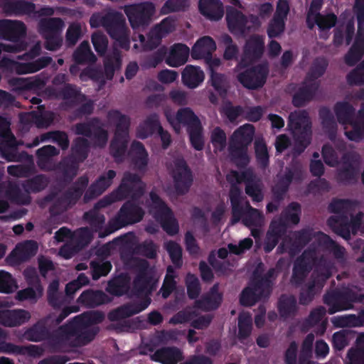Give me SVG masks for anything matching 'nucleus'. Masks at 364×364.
<instances>
[{"mask_svg": "<svg viewBox=\"0 0 364 364\" xmlns=\"http://www.w3.org/2000/svg\"><path fill=\"white\" fill-rule=\"evenodd\" d=\"M189 54L190 49L188 46L176 43L172 46L165 62L169 66L178 67L187 63Z\"/></svg>", "mask_w": 364, "mask_h": 364, "instance_id": "e433bc0d", "label": "nucleus"}, {"mask_svg": "<svg viewBox=\"0 0 364 364\" xmlns=\"http://www.w3.org/2000/svg\"><path fill=\"white\" fill-rule=\"evenodd\" d=\"M304 179V171L299 162H294L285 167L284 173L278 177V181L272 187L273 199L283 201L292 181L300 182Z\"/></svg>", "mask_w": 364, "mask_h": 364, "instance_id": "9b49d317", "label": "nucleus"}, {"mask_svg": "<svg viewBox=\"0 0 364 364\" xmlns=\"http://www.w3.org/2000/svg\"><path fill=\"white\" fill-rule=\"evenodd\" d=\"M26 36V26L23 21L1 19V38L13 42L23 40Z\"/></svg>", "mask_w": 364, "mask_h": 364, "instance_id": "c756f323", "label": "nucleus"}, {"mask_svg": "<svg viewBox=\"0 0 364 364\" xmlns=\"http://www.w3.org/2000/svg\"><path fill=\"white\" fill-rule=\"evenodd\" d=\"M174 188L176 194L183 196L188 192L193 185V172L184 159L175 161V168L173 172Z\"/></svg>", "mask_w": 364, "mask_h": 364, "instance_id": "aec40b11", "label": "nucleus"}, {"mask_svg": "<svg viewBox=\"0 0 364 364\" xmlns=\"http://www.w3.org/2000/svg\"><path fill=\"white\" fill-rule=\"evenodd\" d=\"M116 176L117 171L114 170L102 172L86 189L83 197L84 201L89 202L101 196L102 193L110 188Z\"/></svg>", "mask_w": 364, "mask_h": 364, "instance_id": "393cba45", "label": "nucleus"}, {"mask_svg": "<svg viewBox=\"0 0 364 364\" xmlns=\"http://www.w3.org/2000/svg\"><path fill=\"white\" fill-rule=\"evenodd\" d=\"M165 232L169 235H175L179 231V225L173 215L172 210L168 208L167 212H164L157 219Z\"/></svg>", "mask_w": 364, "mask_h": 364, "instance_id": "0e129e2a", "label": "nucleus"}, {"mask_svg": "<svg viewBox=\"0 0 364 364\" xmlns=\"http://www.w3.org/2000/svg\"><path fill=\"white\" fill-rule=\"evenodd\" d=\"M107 117L115 126L114 137L109 144V154L114 161L121 163L124 161L127 151L131 118L119 109H111Z\"/></svg>", "mask_w": 364, "mask_h": 364, "instance_id": "7ed1b4c3", "label": "nucleus"}, {"mask_svg": "<svg viewBox=\"0 0 364 364\" xmlns=\"http://www.w3.org/2000/svg\"><path fill=\"white\" fill-rule=\"evenodd\" d=\"M227 26L234 36H242L250 30L247 17L233 6H228L225 11Z\"/></svg>", "mask_w": 364, "mask_h": 364, "instance_id": "5701e85b", "label": "nucleus"}, {"mask_svg": "<svg viewBox=\"0 0 364 364\" xmlns=\"http://www.w3.org/2000/svg\"><path fill=\"white\" fill-rule=\"evenodd\" d=\"M52 61L53 58L50 56H42L30 63H18V61H13L12 69H14L16 73L19 75L34 73V72L38 71L49 65Z\"/></svg>", "mask_w": 364, "mask_h": 364, "instance_id": "f704fd0d", "label": "nucleus"}, {"mask_svg": "<svg viewBox=\"0 0 364 364\" xmlns=\"http://www.w3.org/2000/svg\"><path fill=\"white\" fill-rule=\"evenodd\" d=\"M79 164L72 156L65 157L60 161L58 169L63 176V181L69 184L77 175Z\"/></svg>", "mask_w": 364, "mask_h": 364, "instance_id": "864d4df0", "label": "nucleus"}, {"mask_svg": "<svg viewBox=\"0 0 364 364\" xmlns=\"http://www.w3.org/2000/svg\"><path fill=\"white\" fill-rule=\"evenodd\" d=\"M199 11L209 21H220L224 16V6L221 0H199Z\"/></svg>", "mask_w": 364, "mask_h": 364, "instance_id": "7c9ffc66", "label": "nucleus"}, {"mask_svg": "<svg viewBox=\"0 0 364 364\" xmlns=\"http://www.w3.org/2000/svg\"><path fill=\"white\" fill-rule=\"evenodd\" d=\"M142 196L138 198H132L131 196H127L131 198V200H127L123 205L119 208L118 213L110 223L112 230H107L106 234H100V237H102L105 235L110 234L112 231L118 230L128 225H132L139 223L144 215V212L142 208L135 200H139Z\"/></svg>", "mask_w": 364, "mask_h": 364, "instance_id": "9d476101", "label": "nucleus"}, {"mask_svg": "<svg viewBox=\"0 0 364 364\" xmlns=\"http://www.w3.org/2000/svg\"><path fill=\"white\" fill-rule=\"evenodd\" d=\"M90 152V143L87 139L78 136L73 139L71 146L72 157L76 160V162L82 163L85 161Z\"/></svg>", "mask_w": 364, "mask_h": 364, "instance_id": "09e8293b", "label": "nucleus"}, {"mask_svg": "<svg viewBox=\"0 0 364 364\" xmlns=\"http://www.w3.org/2000/svg\"><path fill=\"white\" fill-rule=\"evenodd\" d=\"M130 150L134 153V156L132 157V163L134 165V168L139 171H146L148 165L149 155L143 143L139 141H134L131 144Z\"/></svg>", "mask_w": 364, "mask_h": 364, "instance_id": "de8ad7c7", "label": "nucleus"}, {"mask_svg": "<svg viewBox=\"0 0 364 364\" xmlns=\"http://www.w3.org/2000/svg\"><path fill=\"white\" fill-rule=\"evenodd\" d=\"M301 213V206L296 201H292L283 210L282 215V219L285 220V223L297 225L300 220Z\"/></svg>", "mask_w": 364, "mask_h": 364, "instance_id": "774afa93", "label": "nucleus"}, {"mask_svg": "<svg viewBox=\"0 0 364 364\" xmlns=\"http://www.w3.org/2000/svg\"><path fill=\"white\" fill-rule=\"evenodd\" d=\"M64 26V21L59 17L43 18L38 23V30L41 35L60 33Z\"/></svg>", "mask_w": 364, "mask_h": 364, "instance_id": "603ef678", "label": "nucleus"}, {"mask_svg": "<svg viewBox=\"0 0 364 364\" xmlns=\"http://www.w3.org/2000/svg\"><path fill=\"white\" fill-rule=\"evenodd\" d=\"M83 326L80 315L73 317L67 323L60 326L58 329L53 331L52 338L57 342L69 341L72 340V346L77 338L79 328Z\"/></svg>", "mask_w": 364, "mask_h": 364, "instance_id": "cd10ccee", "label": "nucleus"}, {"mask_svg": "<svg viewBox=\"0 0 364 364\" xmlns=\"http://www.w3.org/2000/svg\"><path fill=\"white\" fill-rule=\"evenodd\" d=\"M73 60L77 65L94 64L97 59L96 55L90 49V43L83 41L73 53Z\"/></svg>", "mask_w": 364, "mask_h": 364, "instance_id": "a18cd8bd", "label": "nucleus"}, {"mask_svg": "<svg viewBox=\"0 0 364 364\" xmlns=\"http://www.w3.org/2000/svg\"><path fill=\"white\" fill-rule=\"evenodd\" d=\"M304 179V171L299 162H294L285 167L284 173L278 177V181L272 187L273 199L283 201L292 181L300 182Z\"/></svg>", "mask_w": 364, "mask_h": 364, "instance_id": "ddd939ff", "label": "nucleus"}, {"mask_svg": "<svg viewBox=\"0 0 364 364\" xmlns=\"http://www.w3.org/2000/svg\"><path fill=\"white\" fill-rule=\"evenodd\" d=\"M312 239V232L308 229H302L294 232V240L284 239L279 244L277 251L278 253L289 252L293 255L301 251Z\"/></svg>", "mask_w": 364, "mask_h": 364, "instance_id": "b1692460", "label": "nucleus"}, {"mask_svg": "<svg viewBox=\"0 0 364 364\" xmlns=\"http://www.w3.org/2000/svg\"><path fill=\"white\" fill-rule=\"evenodd\" d=\"M74 131L80 136L92 138L97 146L104 147L108 139V133L102 127V122L98 117L75 124Z\"/></svg>", "mask_w": 364, "mask_h": 364, "instance_id": "a211bd4d", "label": "nucleus"}, {"mask_svg": "<svg viewBox=\"0 0 364 364\" xmlns=\"http://www.w3.org/2000/svg\"><path fill=\"white\" fill-rule=\"evenodd\" d=\"M255 154L259 166L266 168L269 166V154L267 143L262 138H257L254 141Z\"/></svg>", "mask_w": 364, "mask_h": 364, "instance_id": "052dcab7", "label": "nucleus"}, {"mask_svg": "<svg viewBox=\"0 0 364 364\" xmlns=\"http://www.w3.org/2000/svg\"><path fill=\"white\" fill-rule=\"evenodd\" d=\"M38 248V244L35 240H26L17 245L11 253V257H15L18 262H26L36 255Z\"/></svg>", "mask_w": 364, "mask_h": 364, "instance_id": "49530a36", "label": "nucleus"}, {"mask_svg": "<svg viewBox=\"0 0 364 364\" xmlns=\"http://www.w3.org/2000/svg\"><path fill=\"white\" fill-rule=\"evenodd\" d=\"M31 318L30 312L23 309L1 310V325L17 326L25 323Z\"/></svg>", "mask_w": 364, "mask_h": 364, "instance_id": "ea45409f", "label": "nucleus"}, {"mask_svg": "<svg viewBox=\"0 0 364 364\" xmlns=\"http://www.w3.org/2000/svg\"><path fill=\"white\" fill-rule=\"evenodd\" d=\"M264 51V41L262 36L252 35L245 41L239 65L246 67L261 59Z\"/></svg>", "mask_w": 364, "mask_h": 364, "instance_id": "412c9836", "label": "nucleus"}, {"mask_svg": "<svg viewBox=\"0 0 364 364\" xmlns=\"http://www.w3.org/2000/svg\"><path fill=\"white\" fill-rule=\"evenodd\" d=\"M124 11L133 28L149 25L156 11V6L151 1L131 4L124 6Z\"/></svg>", "mask_w": 364, "mask_h": 364, "instance_id": "4468645a", "label": "nucleus"}, {"mask_svg": "<svg viewBox=\"0 0 364 364\" xmlns=\"http://www.w3.org/2000/svg\"><path fill=\"white\" fill-rule=\"evenodd\" d=\"M151 302V298L146 296L139 301L127 303L117 307L116 309L110 311L108 314V318L111 321L125 319V318L138 314V313L146 309Z\"/></svg>", "mask_w": 364, "mask_h": 364, "instance_id": "bb28decb", "label": "nucleus"}, {"mask_svg": "<svg viewBox=\"0 0 364 364\" xmlns=\"http://www.w3.org/2000/svg\"><path fill=\"white\" fill-rule=\"evenodd\" d=\"M364 54V39L360 36H356L352 46L344 56L345 63L349 66L356 65Z\"/></svg>", "mask_w": 364, "mask_h": 364, "instance_id": "5fc2aeb1", "label": "nucleus"}, {"mask_svg": "<svg viewBox=\"0 0 364 364\" xmlns=\"http://www.w3.org/2000/svg\"><path fill=\"white\" fill-rule=\"evenodd\" d=\"M343 165L336 174V180L340 184H356L360 173V156L357 152L345 153L342 157Z\"/></svg>", "mask_w": 364, "mask_h": 364, "instance_id": "2eb2a0df", "label": "nucleus"}, {"mask_svg": "<svg viewBox=\"0 0 364 364\" xmlns=\"http://www.w3.org/2000/svg\"><path fill=\"white\" fill-rule=\"evenodd\" d=\"M278 311L283 318L295 316L297 311V301L293 295L282 294L278 300Z\"/></svg>", "mask_w": 364, "mask_h": 364, "instance_id": "4d7b16f0", "label": "nucleus"}, {"mask_svg": "<svg viewBox=\"0 0 364 364\" xmlns=\"http://www.w3.org/2000/svg\"><path fill=\"white\" fill-rule=\"evenodd\" d=\"M241 194L242 191L237 186H231L229 198L232 205L231 223L233 225L238 223L245 213L241 204Z\"/></svg>", "mask_w": 364, "mask_h": 364, "instance_id": "79ce46f5", "label": "nucleus"}, {"mask_svg": "<svg viewBox=\"0 0 364 364\" xmlns=\"http://www.w3.org/2000/svg\"><path fill=\"white\" fill-rule=\"evenodd\" d=\"M151 358L155 362L162 364H178L184 359V355L178 348L164 347L156 350Z\"/></svg>", "mask_w": 364, "mask_h": 364, "instance_id": "72a5a7b5", "label": "nucleus"}, {"mask_svg": "<svg viewBox=\"0 0 364 364\" xmlns=\"http://www.w3.org/2000/svg\"><path fill=\"white\" fill-rule=\"evenodd\" d=\"M320 258L316 257V252L311 250H305L295 259L292 269V275L290 281L295 286H301L306 277L316 268V263Z\"/></svg>", "mask_w": 364, "mask_h": 364, "instance_id": "f3484780", "label": "nucleus"}, {"mask_svg": "<svg viewBox=\"0 0 364 364\" xmlns=\"http://www.w3.org/2000/svg\"><path fill=\"white\" fill-rule=\"evenodd\" d=\"M323 301L328 306V314L332 315L338 311L353 309L355 303L364 304V294L352 287H342L326 293Z\"/></svg>", "mask_w": 364, "mask_h": 364, "instance_id": "0eeeda50", "label": "nucleus"}, {"mask_svg": "<svg viewBox=\"0 0 364 364\" xmlns=\"http://www.w3.org/2000/svg\"><path fill=\"white\" fill-rule=\"evenodd\" d=\"M109 296L100 290H86L81 293L77 301L81 305L88 307H95L102 304H107L111 301Z\"/></svg>", "mask_w": 364, "mask_h": 364, "instance_id": "4c0bfd02", "label": "nucleus"}, {"mask_svg": "<svg viewBox=\"0 0 364 364\" xmlns=\"http://www.w3.org/2000/svg\"><path fill=\"white\" fill-rule=\"evenodd\" d=\"M269 74V66L268 63H263L253 65L237 74V80L244 87L257 90L266 84Z\"/></svg>", "mask_w": 364, "mask_h": 364, "instance_id": "dca6fc26", "label": "nucleus"}, {"mask_svg": "<svg viewBox=\"0 0 364 364\" xmlns=\"http://www.w3.org/2000/svg\"><path fill=\"white\" fill-rule=\"evenodd\" d=\"M222 295L218 292L217 287L213 286L210 293L195 301V306L203 311L216 310L221 305Z\"/></svg>", "mask_w": 364, "mask_h": 364, "instance_id": "37998d69", "label": "nucleus"}, {"mask_svg": "<svg viewBox=\"0 0 364 364\" xmlns=\"http://www.w3.org/2000/svg\"><path fill=\"white\" fill-rule=\"evenodd\" d=\"M210 81L212 87L218 93L220 97H225L229 88V80L225 74L212 71L210 75Z\"/></svg>", "mask_w": 364, "mask_h": 364, "instance_id": "69168bd1", "label": "nucleus"}, {"mask_svg": "<svg viewBox=\"0 0 364 364\" xmlns=\"http://www.w3.org/2000/svg\"><path fill=\"white\" fill-rule=\"evenodd\" d=\"M319 118L323 129L327 134L329 139H333L336 136L337 124L331 109L326 107L319 109Z\"/></svg>", "mask_w": 364, "mask_h": 364, "instance_id": "3c124183", "label": "nucleus"}, {"mask_svg": "<svg viewBox=\"0 0 364 364\" xmlns=\"http://www.w3.org/2000/svg\"><path fill=\"white\" fill-rule=\"evenodd\" d=\"M48 328L46 327L44 321H37L36 324L28 328L23 334V336L28 341H41L52 337Z\"/></svg>", "mask_w": 364, "mask_h": 364, "instance_id": "6e6d98bb", "label": "nucleus"}, {"mask_svg": "<svg viewBox=\"0 0 364 364\" xmlns=\"http://www.w3.org/2000/svg\"><path fill=\"white\" fill-rule=\"evenodd\" d=\"M237 338L243 342L250 338L252 331V318L250 314H240L237 319Z\"/></svg>", "mask_w": 364, "mask_h": 364, "instance_id": "338daca9", "label": "nucleus"}, {"mask_svg": "<svg viewBox=\"0 0 364 364\" xmlns=\"http://www.w3.org/2000/svg\"><path fill=\"white\" fill-rule=\"evenodd\" d=\"M287 127L294 139V151L298 155L303 153L312 139V124L306 112H291Z\"/></svg>", "mask_w": 364, "mask_h": 364, "instance_id": "6e6552de", "label": "nucleus"}, {"mask_svg": "<svg viewBox=\"0 0 364 364\" xmlns=\"http://www.w3.org/2000/svg\"><path fill=\"white\" fill-rule=\"evenodd\" d=\"M101 25L122 49H130L129 31L126 24V18L122 12L113 11L106 13L101 18Z\"/></svg>", "mask_w": 364, "mask_h": 364, "instance_id": "1a4fd4ad", "label": "nucleus"}, {"mask_svg": "<svg viewBox=\"0 0 364 364\" xmlns=\"http://www.w3.org/2000/svg\"><path fill=\"white\" fill-rule=\"evenodd\" d=\"M327 225L340 237L348 240L350 237V224L346 215H331L327 219Z\"/></svg>", "mask_w": 364, "mask_h": 364, "instance_id": "c03bdc74", "label": "nucleus"}, {"mask_svg": "<svg viewBox=\"0 0 364 364\" xmlns=\"http://www.w3.org/2000/svg\"><path fill=\"white\" fill-rule=\"evenodd\" d=\"M304 179V171L299 162H294L285 167L284 173L278 177V181L272 187L273 199L283 201L292 181L300 182Z\"/></svg>", "mask_w": 364, "mask_h": 364, "instance_id": "f8f14e48", "label": "nucleus"}, {"mask_svg": "<svg viewBox=\"0 0 364 364\" xmlns=\"http://www.w3.org/2000/svg\"><path fill=\"white\" fill-rule=\"evenodd\" d=\"M130 283L131 278L127 273H120L108 282L106 291L112 296H121L128 292Z\"/></svg>", "mask_w": 364, "mask_h": 364, "instance_id": "58836bf2", "label": "nucleus"}, {"mask_svg": "<svg viewBox=\"0 0 364 364\" xmlns=\"http://www.w3.org/2000/svg\"><path fill=\"white\" fill-rule=\"evenodd\" d=\"M319 88L320 82H310L305 79L302 87L293 95L292 104L295 107H302L313 100Z\"/></svg>", "mask_w": 364, "mask_h": 364, "instance_id": "2f4dec72", "label": "nucleus"}, {"mask_svg": "<svg viewBox=\"0 0 364 364\" xmlns=\"http://www.w3.org/2000/svg\"><path fill=\"white\" fill-rule=\"evenodd\" d=\"M277 276L275 268L268 269L264 275H257L254 272V279L250 286L246 287L240 295V304L243 306H252L262 298L271 295L274 280Z\"/></svg>", "mask_w": 364, "mask_h": 364, "instance_id": "39448f33", "label": "nucleus"}, {"mask_svg": "<svg viewBox=\"0 0 364 364\" xmlns=\"http://www.w3.org/2000/svg\"><path fill=\"white\" fill-rule=\"evenodd\" d=\"M184 85L189 89L197 88L205 80V73L198 65H187L181 73Z\"/></svg>", "mask_w": 364, "mask_h": 364, "instance_id": "c9c22d12", "label": "nucleus"}, {"mask_svg": "<svg viewBox=\"0 0 364 364\" xmlns=\"http://www.w3.org/2000/svg\"><path fill=\"white\" fill-rule=\"evenodd\" d=\"M332 262L324 257H319L316 263L311 275V281L301 289L299 296V302L301 305H308L316 296V290L320 291L326 282L332 277Z\"/></svg>", "mask_w": 364, "mask_h": 364, "instance_id": "423d86ee", "label": "nucleus"}, {"mask_svg": "<svg viewBox=\"0 0 364 364\" xmlns=\"http://www.w3.org/2000/svg\"><path fill=\"white\" fill-rule=\"evenodd\" d=\"M60 151L57 149L55 146L48 145L39 148L36 151V156L38 157V166L41 170L43 171H50L52 167L48 166V163L50 161V158L53 156H58Z\"/></svg>", "mask_w": 364, "mask_h": 364, "instance_id": "bf43d9fd", "label": "nucleus"}, {"mask_svg": "<svg viewBox=\"0 0 364 364\" xmlns=\"http://www.w3.org/2000/svg\"><path fill=\"white\" fill-rule=\"evenodd\" d=\"M9 84L12 90L18 94L37 93L43 89L46 84V80L41 78L39 75L28 78L12 77L9 80Z\"/></svg>", "mask_w": 364, "mask_h": 364, "instance_id": "a878e982", "label": "nucleus"}, {"mask_svg": "<svg viewBox=\"0 0 364 364\" xmlns=\"http://www.w3.org/2000/svg\"><path fill=\"white\" fill-rule=\"evenodd\" d=\"M328 61L324 57L315 58L306 76V80L310 82H318L316 80L323 75L328 68Z\"/></svg>", "mask_w": 364, "mask_h": 364, "instance_id": "680f3d73", "label": "nucleus"}, {"mask_svg": "<svg viewBox=\"0 0 364 364\" xmlns=\"http://www.w3.org/2000/svg\"><path fill=\"white\" fill-rule=\"evenodd\" d=\"M129 264L137 272L133 281L134 290L136 294L146 291L151 282V276L149 273V263L145 259L132 257Z\"/></svg>", "mask_w": 364, "mask_h": 364, "instance_id": "4be33fe9", "label": "nucleus"}, {"mask_svg": "<svg viewBox=\"0 0 364 364\" xmlns=\"http://www.w3.org/2000/svg\"><path fill=\"white\" fill-rule=\"evenodd\" d=\"M6 122V117L1 116V158L7 161H26V164L9 166L7 172L13 176L29 177L36 172L33 157L26 151L18 152V147L23 142L17 141L11 129H3Z\"/></svg>", "mask_w": 364, "mask_h": 364, "instance_id": "f03ea898", "label": "nucleus"}, {"mask_svg": "<svg viewBox=\"0 0 364 364\" xmlns=\"http://www.w3.org/2000/svg\"><path fill=\"white\" fill-rule=\"evenodd\" d=\"M144 191L145 184L140 176L130 171H125L117 189L97 201L92 209L84 213L83 219L94 231H98L102 228L106 220L105 215L100 213V210L114 203L115 201L127 199L128 196H131L132 198H139L144 195Z\"/></svg>", "mask_w": 364, "mask_h": 364, "instance_id": "f257e3e1", "label": "nucleus"}, {"mask_svg": "<svg viewBox=\"0 0 364 364\" xmlns=\"http://www.w3.org/2000/svg\"><path fill=\"white\" fill-rule=\"evenodd\" d=\"M217 49L215 41L209 36L200 37L192 46L191 55L194 60L203 59L213 54Z\"/></svg>", "mask_w": 364, "mask_h": 364, "instance_id": "473e14b6", "label": "nucleus"}, {"mask_svg": "<svg viewBox=\"0 0 364 364\" xmlns=\"http://www.w3.org/2000/svg\"><path fill=\"white\" fill-rule=\"evenodd\" d=\"M255 129L252 124H245L236 129L229 139V154L231 161L239 168L250 164L248 147L254 139Z\"/></svg>", "mask_w": 364, "mask_h": 364, "instance_id": "20e7f679", "label": "nucleus"}, {"mask_svg": "<svg viewBox=\"0 0 364 364\" xmlns=\"http://www.w3.org/2000/svg\"><path fill=\"white\" fill-rule=\"evenodd\" d=\"M318 240L319 245L327 251L332 252L336 259H340L345 257V247L336 243L335 240L331 239L327 234L319 232H318Z\"/></svg>", "mask_w": 364, "mask_h": 364, "instance_id": "13d9d810", "label": "nucleus"}, {"mask_svg": "<svg viewBox=\"0 0 364 364\" xmlns=\"http://www.w3.org/2000/svg\"><path fill=\"white\" fill-rule=\"evenodd\" d=\"M176 119L187 127V132L201 122L190 107L179 108L176 113Z\"/></svg>", "mask_w": 364, "mask_h": 364, "instance_id": "e2e57ef3", "label": "nucleus"}, {"mask_svg": "<svg viewBox=\"0 0 364 364\" xmlns=\"http://www.w3.org/2000/svg\"><path fill=\"white\" fill-rule=\"evenodd\" d=\"M334 112L338 122L341 124H353L355 109L348 102H338L334 105Z\"/></svg>", "mask_w": 364, "mask_h": 364, "instance_id": "8fccbe9b", "label": "nucleus"}, {"mask_svg": "<svg viewBox=\"0 0 364 364\" xmlns=\"http://www.w3.org/2000/svg\"><path fill=\"white\" fill-rule=\"evenodd\" d=\"M59 96L67 100L69 106L82 104L87 99V95L82 93L77 85L70 83L65 84L63 88L59 90Z\"/></svg>", "mask_w": 364, "mask_h": 364, "instance_id": "a19ab883", "label": "nucleus"}, {"mask_svg": "<svg viewBox=\"0 0 364 364\" xmlns=\"http://www.w3.org/2000/svg\"><path fill=\"white\" fill-rule=\"evenodd\" d=\"M49 176L45 174H38L31 178L23 181L21 183V187L25 193H23L19 189L14 191L15 198L19 203L28 205L31 198L29 196L31 193H38L46 189L49 184Z\"/></svg>", "mask_w": 364, "mask_h": 364, "instance_id": "6ab92c4d", "label": "nucleus"}, {"mask_svg": "<svg viewBox=\"0 0 364 364\" xmlns=\"http://www.w3.org/2000/svg\"><path fill=\"white\" fill-rule=\"evenodd\" d=\"M36 8L34 3L27 0H1V11L7 16H30Z\"/></svg>", "mask_w": 364, "mask_h": 364, "instance_id": "c85d7f7f", "label": "nucleus"}]
</instances>
